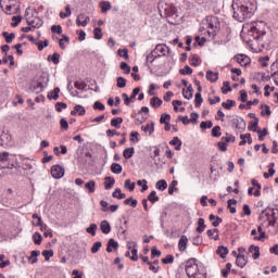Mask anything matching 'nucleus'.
Segmentation results:
<instances>
[{
  "instance_id": "f257e3e1",
  "label": "nucleus",
  "mask_w": 278,
  "mask_h": 278,
  "mask_svg": "<svg viewBox=\"0 0 278 278\" xmlns=\"http://www.w3.org/2000/svg\"><path fill=\"white\" fill-rule=\"evenodd\" d=\"M233 10V18L239 21V23H243V21H248L255 14V10H257V3L255 0H239L237 4H232Z\"/></svg>"
},
{
  "instance_id": "f03ea898",
  "label": "nucleus",
  "mask_w": 278,
  "mask_h": 278,
  "mask_svg": "<svg viewBox=\"0 0 278 278\" xmlns=\"http://www.w3.org/2000/svg\"><path fill=\"white\" fill-rule=\"evenodd\" d=\"M186 274L189 278H207V271L203 264L197 261V258H189L186 262Z\"/></svg>"
},
{
  "instance_id": "7ed1b4c3",
  "label": "nucleus",
  "mask_w": 278,
  "mask_h": 278,
  "mask_svg": "<svg viewBox=\"0 0 278 278\" xmlns=\"http://www.w3.org/2000/svg\"><path fill=\"white\" fill-rule=\"evenodd\" d=\"M218 25V17L213 15L206 16L200 25V31H202V34H207L208 38H214L216 36Z\"/></svg>"
},
{
  "instance_id": "20e7f679",
  "label": "nucleus",
  "mask_w": 278,
  "mask_h": 278,
  "mask_svg": "<svg viewBox=\"0 0 278 278\" xmlns=\"http://www.w3.org/2000/svg\"><path fill=\"white\" fill-rule=\"evenodd\" d=\"M268 25L264 21L253 22L250 24L249 34L253 36L255 40H260L262 36H266Z\"/></svg>"
},
{
  "instance_id": "39448f33",
  "label": "nucleus",
  "mask_w": 278,
  "mask_h": 278,
  "mask_svg": "<svg viewBox=\"0 0 278 278\" xmlns=\"http://www.w3.org/2000/svg\"><path fill=\"white\" fill-rule=\"evenodd\" d=\"M25 20L29 27H33V29H38L39 27H42V20L40 16H38V12L31 7H28L25 11Z\"/></svg>"
},
{
  "instance_id": "423d86ee",
  "label": "nucleus",
  "mask_w": 278,
  "mask_h": 278,
  "mask_svg": "<svg viewBox=\"0 0 278 278\" xmlns=\"http://www.w3.org/2000/svg\"><path fill=\"white\" fill-rule=\"evenodd\" d=\"M0 8L3 10L4 14H16L21 10L18 5V0H0Z\"/></svg>"
},
{
  "instance_id": "0eeeda50",
  "label": "nucleus",
  "mask_w": 278,
  "mask_h": 278,
  "mask_svg": "<svg viewBox=\"0 0 278 278\" xmlns=\"http://www.w3.org/2000/svg\"><path fill=\"white\" fill-rule=\"evenodd\" d=\"M277 212L275 208H266L260 215L261 223H267L268 226L275 227L277 223Z\"/></svg>"
},
{
  "instance_id": "6e6552de",
  "label": "nucleus",
  "mask_w": 278,
  "mask_h": 278,
  "mask_svg": "<svg viewBox=\"0 0 278 278\" xmlns=\"http://www.w3.org/2000/svg\"><path fill=\"white\" fill-rule=\"evenodd\" d=\"M163 10L165 18H167V23H169V25H177V18H179L177 8L173 4H165Z\"/></svg>"
},
{
  "instance_id": "1a4fd4ad",
  "label": "nucleus",
  "mask_w": 278,
  "mask_h": 278,
  "mask_svg": "<svg viewBox=\"0 0 278 278\" xmlns=\"http://www.w3.org/2000/svg\"><path fill=\"white\" fill-rule=\"evenodd\" d=\"M227 119L235 129L243 130L247 127L244 119L238 115H227Z\"/></svg>"
},
{
  "instance_id": "9d476101",
  "label": "nucleus",
  "mask_w": 278,
  "mask_h": 278,
  "mask_svg": "<svg viewBox=\"0 0 278 278\" xmlns=\"http://www.w3.org/2000/svg\"><path fill=\"white\" fill-rule=\"evenodd\" d=\"M126 257H130L132 262H138V243L136 241L127 242Z\"/></svg>"
},
{
  "instance_id": "9b49d317",
  "label": "nucleus",
  "mask_w": 278,
  "mask_h": 278,
  "mask_svg": "<svg viewBox=\"0 0 278 278\" xmlns=\"http://www.w3.org/2000/svg\"><path fill=\"white\" fill-rule=\"evenodd\" d=\"M153 53H155L156 58L166 56L167 53H170V48L164 43H159L154 48Z\"/></svg>"
},
{
  "instance_id": "f8f14e48",
  "label": "nucleus",
  "mask_w": 278,
  "mask_h": 278,
  "mask_svg": "<svg viewBox=\"0 0 278 278\" xmlns=\"http://www.w3.org/2000/svg\"><path fill=\"white\" fill-rule=\"evenodd\" d=\"M51 175L54 179H62V177H64V167L60 165H53L51 168Z\"/></svg>"
},
{
  "instance_id": "ddd939ff",
  "label": "nucleus",
  "mask_w": 278,
  "mask_h": 278,
  "mask_svg": "<svg viewBox=\"0 0 278 278\" xmlns=\"http://www.w3.org/2000/svg\"><path fill=\"white\" fill-rule=\"evenodd\" d=\"M90 23V17L84 13H80L76 18V25L78 27H86Z\"/></svg>"
},
{
  "instance_id": "4468645a",
  "label": "nucleus",
  "mask_w": 278,
  "mask_h": 278,
  "mask_svg": "<svg viewBox=\"0 0 278 278\" xmlns=\"http://www.w3.org/2000/svg\"><path fill=\"white\" fill-rule=\"evenodd\" d=\"M270 77L276 86H278V59L270 66Z\"/></svg>"
},
{
  "instance_id": "2eb2a0df",
  "label": "nucleus",
  "mask_w": 278,
  "mask_h": 278,
  "mask_svg": "<svg viewBox=\"0 0 278 278\" xmlns=\"http://www.w3.org/2000/svg\"><path fill=\"white\" fill-rule=\"evenodd\" d=\"M235 60L240 64V66H249V64H251V59L244 54L236 55Z\"/></svg>"
},
{
  "instance_id": "dca6fc26",
  "label": "nucleus",
  "mask_w": 278,
  "mask_h": 278,
  "mask_svg": "<svg viewBox=\"0 0 278 278\" xmlns=\"http://www.w3.org/2000/svg\"><path fill=\"white\" fill-rule=\"evenodd\" d=\"M84 116L86 114V109L84 106H81L80 104H77L74 106V110L71 111V115L72 116Z\"/></svg>"
},
{
  "instance_id": "f3484780",
  "label": "nucleus",
  "mask_w": 278,
  "mask_h": 278,
  "mask_svg": "<svg viewBox=\"0 0 278 278\" xmlns=\"http://www.w3.org/2000/svg\"><path fill=\"white\" fill-rule=\"evenodd\" d=\"M240 139L241 141L239 142L240 147H244V144H252L253 143V139L251 138V134H245V135H240Z\"/></svg>"
},
{
  "instance_id": "a211bd4d",
  "label": "nucleus",
  "mask_w": 278,
  "mask_h": 278,
  "mask_svg": "<svg viewBox=\"0 0 278 278\" xmlns=\"http://www.w3.org/2000/svg\"><path fill=\"white\" fill-rule=\"evenodd\" d=\"M187 247H188V237L181 236L178 241V250L184 252L186 251Z\"/></svg>"
},
{
  "instance_id": "6ab92c4d",
  "label": "nucleus",
  "mask_w": 278,
  "mask_h": 278,
  "mask_svg": "<svg viewBox=\"0 0 278 278\" xmlns=\"http://www.w3.org/2000/svg\"><path fill=\"white\" fill-rule=\"evenodd\" d=\"M114 184H116V180L112 176H108L104 178V188L105 190H112Z\"/></svg>"
},
{
  "instance_id": "aec40b11",
  "label": "nucleus",
  "mask_w": 278,
  "mask_h": 278,
  "mask_svg": "<svg viewBox=\"0 0 278 278\" xmlns=\"http://www.w3.org/2000/svg\"><path fill=\"white\" fill-rule=\"evenodd\" d=\"M100 229L102 231V233H110V231H112V226H110V223L108 220H102L100 224Z\"/></svg>"
},
{
  "instance_id": "412c9836",
  "label": "nucleus",
  "mask_w": 278,
  "mask_h": 278,
  "mask_svg": "<svg viewBox=\"0 0 278 278\" xmlns=\"http://www.w3.org/2000/svg\"><path fill=\"white\" fill-rule=\"evenodd\" d=\"M247 256L242 254L237 255L236 264L239 268H244V266H247Z\"/></svg>"
},
{
  "instance_id": "4be33fe9",
  "label": "nucleus",
  "mask_w": 278,
  "mask_h": 278,
  "mask_svg": "<svg viewBox=\"0 0 278 278\" xmlns=\"http://www.w3.org/2000/svg\"><path fill=\"white\" fill-rule=\"evenodd\" d=\"M206 79L211 81L212 84H215V81H218V72H212L207 71L206 72Z\"/></svg>"
},
{
  "instance_id": "5701e85b",
  "label": "nucleus",
  "mask_w": 278,
  "mask_h": 278,
  "mask_svg": "<svg viewBox=\"0 0 278 278\" xmlns=\"http://www.w3.org/2000/svg\"><path fill=\"white\" fill-rule=\"evenodd\" d=\"M169 144L172 147H175L176 151H181V139H179V137H174L173 140L169 141Z\"/></svg>"
},
{
  "instance_id": "b1692460",
  "label": "nucleus",
  "mask_w": 278,
  "mask_h": 278,
  "mask_svg": "<svg viewBox=\"0 0 278 278\" xmlns=\"http://www.w3.org/2000/svg\"><path fill=\"white\" fill-rule=\"evenodd\" d=\"M249 253H252L253 260H260V247L251 245L249 248Z\"/></svg>"
},
{
  "instance_id": "393cba45",
  "label": "nucleus",
  "mask_w": 278,
  "mask_h": 278,
  "mask_svg": "<svg viewBox=\"0 0 278 278\" xmlns=\"http://www.w3.org/2000/svg\"><path fill=\"white\" fill-rule=\"evenodd\" d=\"M156 190H160L161 192H164L166 188H168V182H166L165 179H161L155 184Z\"/></svg>"
},
{
  "instance_id": "a878e982",
  "label": "nucleus",
  "mask_w": 278,
  "mask_h": 278,
  "mask_svg": "<svg viewBox=\"0 0 278 278\" xmlns=\"http://www.w3.org/2000/svg\"><path fill=\"white\" fill-rule=\"evenodd\" d=\"M141 131L147 134L149 131L150 136L155 131V123L151 122V124H147L146 126H141Z\"/></svg>"
},
{
  "instance_id": "bb28decb",
  "label": "nucleus",
  "mask_w": 278,
  "mask_h": 278,
  "mask_svg": "<svg viewBox=\"0 0 278 278\" xmlns=\"http://www.w3.org/2000/svg\"><path fill=\"white\" fill-rule=\"evenodd\" d=\"M112 249H114L115 251H116V249H118V242L114 239L109 240L106 252L112 253Z\"/></svg>"
},
{
  "instance_id": "cd10ccee",
  "label": "nucleus",
  "mask_w": 278,
  "mask_h": 278,
  "mask_svg": "<svg viewBox=\"0 0 278 278\" xmlns=\"http://www.w3.org/2000/svg\"><path fill=\"white\" fill-rule=\"evenodd\" d=\"M208 219L212 222L213 227H218V225H220V223H223V218H220L219 216L215 217L214 214H211L208 216Z\"/></svg>"
},
{
  "instance_id": "c85d7f7f",
  "label": "nucleus",
  "mask_w": 278,
  "mask_h": 278,
  "mask_svg": "<svg viewBox=\"0 0 278 278\" xmlns=\"http://www.w3.org/2000/svg\"><path fill=\"white\" fill-rule=\"evenodd\" d=\"M134 153H136V149L134 148H126L123 152L125 160H131L134 157Z\"/></svg>"
},
{
  "instance_id": "c756f323",
  "label": "nucleus",
  "mask_w": 278,
  "mask_h": 278,
  "mask_svg": "<svg viewBox=\"0 0 278 278\" xmlns=\"http://www.w3.org/2000/svg\"><path fill=\"white\" fill-rule=\"evenodd\" d=\"M38 255H40V251H31L30 256H28V262H30V264L38 263Z\"/></svg>"
},
{
  "instance_id": "7c9ffc66",
  "label": "nucleus",
  "mask_w": 278,
  "mask_h": 278,
  "mask_svg": "<svg viewBox=\"0 0 278 278\" xmlns=\"http://www.w3.org/2000/svg\"><path fill=\"white\" fill-rule=\"evenodd\" d=\"M216 253L222 257V260H225V257H227V254L229 253V249L222 245L217 249Z\"/></svg>"
},
{
  "instance_id": "2f4dec72",
  "label": "nucleus",
  "mask_w": 278,
  "mask_h": 278,
  "mask_svg": "<svg viewBox=\"0 0 278 278\" xmlns=\"http://www.w3.org/2000/svg\"><path fill=\"white\" fill-rule=\"evenodd\" d=\"M205 219L204 218H199L198 219V227H197V232L198 233H203L205 231Z\"/></svg>"
},
{
  "instance_id": "473e14b6",
  "label": "nucleus",
  "mask_w": 278,
  "mask_h": 278,
  "mask_svg": "<svg viewBox=\"0 0 278 278\" xmlns=\"http://www.w3.org/2000/svg\"><path fill=\"white\" fill-rule=\"evenodd\" d=\"M236 205H238V201L236 199L228 200V210L230 214H236Z\"/></svg>"
},
{
  "instance_id": "72a5a7b5",
  "label": "nucleus",
  "mask_w": 278,
  "mask_h": 278,
  "mask_svg": "<svg viewBox=\"0 0 278 278\" xmlns=\"http://www.w3.org/2000/svg\"><path fill=\"white\" fill-rule=\"evenodd\" d=\"M121 125H123V117H114L111 121V126L115 127V129H121Z\"/></svg>"
},
{
  "instance_id": "f704fd0d",
  "label": "nucleus",
  "mask_w": 278,
  "mask_h": 278,
  "mask_svg": "<svg viewBox=\"0 0 278 278\" xmlns=\"http://www.w3.org/2000/svg\"><path fill=\"white\" fill-rule=\"evenodd\" d=\"M3 38L5 39V42L8 45H10L12 42V40H14V38H16V35L14 33H8V31H3L2 33Z\"/></svg>"
},
{
  "instance_id": "c9c22d12",
  "label": "nucleus",
  "mask_w": 278,
  "mask_h": 278,
  "mask_svg": "<svg viewBox=\"0 0 278 278\" xmlns=\"http://www.w3.org/2000/svg\"><path fill=\"white\" fill-rule=\"evenodd\" d=\"M124 188L129 190V192H134V190H136V182H131L130 179H126L124 182Z\"/></svg>"
},
{
  "instance_id": "e433bc0d",
  "label": "nucleus",
  "mask_w": 278,
  "mask_h": 278,
  "mask_svg": "<svg viewBox=\"0 0 278 278\" xmlns=\"http://www.w3.org/2000/svg\"><path fill=\"white\" fill-rule=\"evenodd\" d=\"M111 170L115 174V175H121V173H123V166L118 163H113L111 165Z\"/></svg>"
},
{
  "instance_id": "4c0bfd02",
  "label": "nucleus",
  "mask_w": 278,
  "mask_h": 278,
  "mask_svg": "<svg viewBox=\"0 0 278 278\" xmlns=\"http://www.w3.org/2000/svg\"><path fill=\"white\" fill-rule=\"evenodd\" d=\"M96 186H97V182H94V180H89L88 182L85 184V188L88 190L90 194L94 192Z\"/></svg>"
},
{
  "instance_id": "58836bf2",
  "label": "nucleus",
  "mask_w": 278,
  "mask_h": 278,
  "mask_svg": "<svg viewBox=\"0 0 278 278\" xmlns=\"http://www.w3.org/2000/svg\"><path fill=\"white\" fill-rule=\"evenodd\" d=\"M100 8L102 13L109 12V10H112V3L108 1H102L100 2Z\"/></svg>"
},
{
  "instance_id": "ea45409f",
  "label": "nucleus",
  "mask_w": 278,
  "mask_h": 278,
  "mask_svg": "<svg viewBox=\"0 0 278 278\" xmlns=\"http://www.w3.org/2000/svg\"><path fill=\"white\" fill-rule=\"evenodd\" d=\"M157 54H155V52H153V50H152V52H150L147 56H146V62L148 63V64H153V62H155V60H157Z\"/></svg>"
},
{
  "instance_id": "a19ab883",
  "label": "nucleus",
  "mask_w": 278,
  "mask_h": 278,
  "mask_svg": "<svg viewBox=\"0 0 278 278\" xmlns=\"http://www.w3.org/2000/svg\"><path fill=\"white\" fill-rule=\"evenodd\" d=\"M150 105H152L153 108L157 109L161 108L162 105V99L157 98V97H153L150 100Z\"/></svg>"
},
{
  "instance_id": "79ce46f5",
  "label": "nucleus",
  "mask_w": 278,
  "mask_h": 278,
  "mask_svg": "<svg viewBox=\"0 0 278 278\" xmlns=\"http://www.w3.org/2000/svg\"><path fill=\"white\" fill-rule=\"evenodd\" d=\"M206 235L208 238H212V240H218V229L214 228L206 231Z\"/></svg>"
},
{
  "instance_id": "37998d69",
  "label": "nucleus",
  "mask_w": 278,
  "mask_h": 278,
  "mask_svg": "<svg viewBox=\"0 0 278 278\" xmlns=\"http://www.w3.org/2000/svg\"><path fill=\"white\" fill-rule=\"evenodd\" d=\"M148 201L151 203H157L160 201V197H157V192L151 191V193L148 195Z\"/></svg>"
},
{
  "instance_id": "c03bdc74",
  "label": "nucleus",
  "mask_w": 278,
  "mask_h": 278,
  "mask_svg": "<svg viewBox=\"0 0 278 278\" xmlns=\"http://www.w3.org/2000/svg\"><path fill=\"white\" fill-rule=\"evenodd\" d=\"M125 205H130V207H138V200H135L132 197L124 201Z\"/></svg>"
},
{
  "instance_id": "a18cd8bd",
  "label": "nucleus",
  "mask_w": 278,
  "mask_h": 278,
  "mask_svg": "<svg viewBox=\"0 0 278 278\" xmlns=\"http://www.w3.org/2000/svg\"><path fill=\"white\" fill-rule=\"evenodd\" d=\"M211 134H212L213 138H220V136L223 135V134L220 132V126H214V127L212 128Z\"/></svg>"
},
{
  "instance_id": "49530a36",
  "label": "nucleus",
  "mask_w": 278,
  "mask_h": 278,
  "mask_svg": "<svg viewBox=\"0 0 278 278\" xmlns=\"http://www.w3.org/2000/svg\"><path fill=\"white\" fill-rule=\"evenodd\" d=\"M112 197L114 199H125L127 195L121 191V189H115V191L112 193Z\"/></svg>"
},
{
  "instance_id": "de8ad7c7",
  "label": "nucleus",
  "mask_w": 278,
  "mask_h": 278,
  "mask_svg": "<svg viewBox=\"0 0 278 278\" xmlns=\"http://www.w3.org/2000/svg\"><path fill=\"white\" fill-rule=\"evenodd\" d=\"M160 123H161V125H164V124H166V123H170V114H168V113H163V114L161 115Z\"/></svg>"
},
{
  "instance_id": "09e8293b",
  "label": "nucleus",
  "mask_w": 278,
  "mask_h": 278,
  "mask_svg": "<svg viewBox=\"0 0 278 278\" xmlns=\"http://www.w3.org/2000/svg\"><path fill=\"white\" fill-rule=\"evenodd\" d=\"M71 14H72L71 7L67 5L65 8V12H63V11L60 12V18H68V16H71Z\"/></svg>"
},
{
  "instance_id": "8fccbe9b",
  "label": "nucleus",
  "mask_w": 278,
  "mask_h": 278,
  "mask_svg": "<svg viewBox=\"0 0 278 278\" xmlns=\"http://www.w3.org/2000/svg\"><path fill=\"white\" fill-rule=\"evenodd\" d=\"M116 86L117 88H125V86H127V79H125L123 76L117 77Z\"/></svg>"
},
{
  "instance_id": "3c124183",
  "label": "nucleus",
  "mask_w": 278,
  "mask_h": 278,
  "mask_svg": "<svg viewBox=\"0 0 278 278\" xmlns=\"http://www.w3.org/2000/svg\"><path fill=\"white\" fill-rule=\"evenodd\" d=\"M48 60H51L53 64H60V53L54 52L52 55L48 56Z\"/></svg>"
},
{
  "instance_id": "603ef678",
  "label": "nucleus",
  "mask_w": 278,
  "mask_h": 278,
  "mask_svg": "<svg viewBox=\"0 0 278 278\" xmlns=\"http://www.w3.org/2000/svg\"><path fill=\"white\" fill-rule=\"evenodd\" d=\"M233 105H236V101L233 100H227L226 102H223L222 103V106L225 109V110H230L233 108Z\"/></svg>"
},
{
  "instance_id": "864d4df0",
  "label": "nucleus",
  "mask_w": 278,
  "mask_h": 278,
  "mask_svg": "<svg viewBox=\"0 0 278 278\" xmlns=\"http://www.w3.org/2000/svg\"><path fill=\"white\" fill-rule=\"evenodd\" d=\"M137 186H141V192H147L149 186L147 185V179L138 180Z\"/></svg>"
},
{
  "instance_id": "5fc2aeb1",
  "label": "nucleus",
  "mask_w": 278,
  "mask_h": 278,
  "mask_svg": "<svg viewBox=\"0 0 278 278\" xmlns=\"http://www.w3.org/2000/svg\"><path fill=\"white\" fill-rule=\"evenodd\" d=\"M93 36L96 40H101L103 38V33L101 31V27H96L93 29Z\"/></svg>"
},
{
  "instance_id": "6e6d98bb",
  "label": "nucleus",
  "mask_w": 278,
  "mask_h": 278,
  "mask_svg": "<svg viewBox=\"0 0 278 278\" xmlns=\"http://www.w3.org/2000/svg\"><path fill=\"white\" fill-rule=\"evenodd\" d=\"M33 240L35 244H41L42 243V235L40 232H35L33 235Z\"/></svg>"
},
{
  "instance_id": "4d7b16f0",
  "label": "nucleus",
  "mask_w": 278,
  "mask_h": 278,
  "mask_svg": "<svg viewBox=\"0 0 278 278\" xmlns=\"http://www.w3.org/2000/svg\"><path fill=\"white\" fill-rule=\"evenodd\" d=\"M97 224H91L88 228H86V231L91 236H97Z\"/></svg>"
},
{
  "instance_id": "13d9d810",
  "label": "nucleus",
  "mask_w": 278,
  "mask_h": 278,
  "mask_svg": "<svg viewBox=\"0 0 278 278\" xmlns=\"http://www.w3.org/2000/svg\"><path fill=\"white\" fill-rule=\"evenodd\" d=\"M194 102H195V108H201V103H203V97H201L200 92L195 93Z\"/></svg>"
},
{
  "instance_id": "bf43d9fd",
  "label": "nucleus",
  "mask_w": 278,
  "mask_h": 278,
  "mask_svg": "<svg viewBox=\"0 0 278 278\" xmlns=\"http://www.w3.org/2000/svg\"><path fill=\"white\" fill-rule=\"evenodd\" d=\"M102 245L103 244L101 243V241L94 242L92 248H91V253H99Z\"/></svg>"
},
{
  "instance_id": "052dcab7",
  "label": "nucleus",
  "mask_w": 278,
  "mask_h": 278,
  "mask_svg": "<svg viewBox=\"0 0 278 278\" xmlns=\"http://www.w3.org/2000/svg\"><path fill=\"white\" fill-rule=\"evenodd\" d=\"M180 75H192V67L186 65L179 71Z\"/></svg>"
},
{
  "instance_id": "680f3d73",
  "label": "nucleus",
  "mask_w": 278,
  "mask_h": 278,
  "mask_svg": "<svg viewBox=\"0 0 278 278\" xmlns=\"http://www.w3.org/2000/svg\"><path fill=\"white\" fill-rule=\"evenodd\" d=\"M213 125L214 124L212 123V121H206V122H201L200 127L202 129H212Z\"/></svg>"
},
{
  "instance_id": "e2e57ef3",
  "label": "nucleus",
  "mask_w": 278,
  "mask_h": 278,
  "mask_svg": "<svg viewBox=\"0 0 278 278\" xmlns=\"http://www.w3.org/2000/svg\"><path fill=\"white\" fill-rule=\"evenodd\" d=\"M42 255L45 256L46 262H49L51 257H53V251L52 250H45L42 252Z\"/></svg>"
},
{
  "instance_id": "0e129e2a",
  "label": "nucleus",
  "mask_w": 278,
  "mask_h": 278,
  "mask_svg": "<svg viewBox=\"0 0 278 278\" xmlns=\"http://www.w3.org/2000/svg\"><path fill=\"white\" fill-rule=\"evenodd\" d=\"M175 262V256L168 254L165 258H162L163 264H173Z\"/></svg>"
},
{
  "instance_id": "69168bd1",
  "label": "nucleus",
  "mask_w": 278,
  "mask_h": 278,
  "mask_svg": "<svg viewBox=\"0 0 278 278\" xmlns=\"http://www.w3.org/2000/svg\"><path fill=\"white\" fill-rule=\"evenodd\" d=\"M74 86L77 90H86V83L81 80H77Z\"/></svg>"
},
{
  "instance_id": "338daca9",
  "label": "nucleus",
  "mask_w": 278,
  "mask_h": 278,
  "mask_svg": "<svg viewBox=\"0 0 278 278\" xmlns=\"http://www.w3.org/2000/svg\"><path fill=\"white\" fill-rule=\"evenodd\" d=\"M93 110H99L100 112H103V110H105V104L96 101L93 104Z\"/></svg>"
},
{
  "instance_id": "774afa93",
  "label": "nucleus",
  "mask_w": 278,
  "mask_h": 278,
  "mask_svg": "<svg viewBox=\"0 0 278 278\" xmlns=\"http://www.w3.org/2000/svg\"><path fill=\"white\" fill-rule=\"evenodd\" d=\"M190 60H191V66H199V64H201V60H199L197 55L190 56Z\"/></svg>"
}]
</instances>
